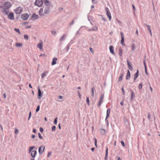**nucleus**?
I'll use <instances>...</instances> for the list:
<instances>
[{"instance_id": "1", "label": "nucleus", "mask_w": 160, "mask_h": 160, "mask_svg": "<svg viewBox=\"0 0 160 160\" xmlns=\"http://www.w3.org/2000/svg\"><path fill=\"white\" fill-rule=\"evenodd\" d=\"M34 4L35 5L38 7H41L42 5L43 1L42 0H36Z\"/></svg>"}, {"instance_id": "2", "label": "nucleus", "mask_w": 160, "mask_h": 160, "mask_svg": "<svg viewBox=\"0 0 160 160\" xmlns=\"http://www.w3.org/2000/svg\"><path fill=\"white\" fill-rule=\"evenodd\" d=\"M105 11L106 12L107 17L109 18V21H111V14L108 8L107 7L106 8Z\"/></svg>"}, {"instance_id": "3", "label": "nucleus", "mask_w": 160, "mask_h": 160, "mask_svg": "<svg viewBox=\"0 0 160 160\" xmlns=\"http://www.w3.org/2000/svg\"><path fill=\"white\" fill-rule=\"evenodd\" d=\"M22 8L20 7H19L15 10V13L18 14L21 13L22 12Z\"/></svg>"}, {"instance_id": "4", "label": "nucleus", "mask_w": 160, "mask_h": 160, "mask_svg": "<svg viewBox=\"0 0 160 160\" xmlns=\"http://www.w3.org/2000/svg\"><path fill=\"white\" fill-rule=\"evenodd\" d=\"M4 6L6 8L8 9L11 6V4L9 2H5L4 3Z\"/></svg>"}, {"instance_id": "5", "label": "nucleus", "mask_w": 160, "mask_h": 160, "mask_svg": "<svg viewBox=\"0 0 160 160\" xmlns=\"http://www.w3.org/2000/svg\"><path fill=\"white\" fill-rule=\"evenodd\" d=\"M120 34L121 37V44L122 46H124L125 44H124V35H123V33L122 32H121L120 33Z\"/></svg>"}, {"instance_id": "6", "label": "nucleus", "mask_w": 160, "mask_h": 160, "mask_svg": "<svg viewBox=\"0 0 160 160\" xmlns=\"http://www.w3.org/2000/svg\"><path fill=\"white\" fill-rule=\"evenodd\" d=\"M28 17L29 15L27 13H25L22 15L21 18L22 19L26 20L28 18Z\"/></svg>"}, {"instance_id": "7", "label": "nucleus", "mask_w": 160, "mask_h": 160, "mask_svg": "<svg viewBox=\"0 0 160 160\" xmlns=\"http://www.w3.org/2000/svg\"><path fill=\"white\" fill-rule=\"evenodd\" d=\"M45 149V147L44 146H41L39 148L38 151L40 154L43 153Z\"/></svg>"}, {"instance_id": "8", "label": "nucleus", "mask_w": 160, "mask_h": 160, "mask_svg": "<svg viewBox=\"0 0 160 160\" xmlns=\"http://www.w3.org/2000/svg\"><path fill=\"white\" fill-rule=\"evenodd\" d=\"M8 18L10 20H14V17L13 14L12 12L10 13L9 15H8Z\"/></svg>"}, {"instance_id": "9", "label": "nucleus", "mask_w": 160, "mask_h": 160, "mask_svg": "<svg viewBox=\"0 0 160 160\" xmlns=\"http://www.w3.org/2000/svg\"><path fill=\"white\" fill-rule=\"evenodd\" d=\"M43 46V42L42 41H41L39 42L37 45V47L41 50Z\"/></svg>"}, {"instance_id": "10", "label": "nucleus", "mask_w": 160, "mask_h": 160, "mask_svg": "<svg viewBox=\"0 0 160 160\" xmlns=\"http://www.w3.org/2000/svg\"><path fill=\"white\" fill-rule=\"evenodd\" d=\"M58 59L56 58H53L52 61V65H53L57 63V61Z\"/></svg>"}, {"instance_id": "11", "label": "nucleus", "mask_w": 160, "mask_h": 160, "mask_svg": "<svg viewBox=\"0 0 160 160\" xmlns=\"http://www.w3.org/2000/svg\"><path fill=\"white\" fill-rule=\"evenodd\" d=\"M49 12V9L48 7L45 8L44 10V13L45 14H48Z\"/></svg>"}, {"instance_id": "12", "label": "nucleus", "mask_w": 160, "mask_h": 160, "mask_svg": "<svg viewBox=\"0 0 160 160\" xmlns=\"http://www.w3.org/2000/svg\"><path fill=\"white\" fill-rule=\"evenodd\" d=\"M130 78V73L129 70H128L127 73L126 77V79L127 80L129 79Z\"/></svg>"}, {"instance_id": "13", "label": "nucleus", "mask_w": 160, "mask_h": 160, "mask_svg": "<svg viewBox=\"0 0 160 160\" xmlns=\"http://www.w3.org/2000/svg\"><path fill=\"white\" fill-rule=\"evenodd\" d=\"M109 49L110 52L112 53L113 54H114V51L113 49V47L112 46H110L109 47Z\"/></svg>"}, {"instance_id": "14", "label": "nucleus", "mask_w": 160, "mask_h": 160, "mask_svg": "<svg viewBox=\"0 0 160 160\" xmlns=\"http://www.w3.org/2000/svg\"><path fill=\"white\" fill-rule=\"evenodd\" d=\"M39 14L41 16H43L44 15V13L43 12V9L41 8L39 11Z\"/></svg>"}, {"instance_id": "15", "label": "nucleus", "mask_w": 160, "mask_h": 160, "mask_svg": "<svg viewBox=\"0 0 160 160\" xmlns=\"http://www.w3.org/2000/svg\"><path fill=\"white\" fill-rule=\"evenodd\" d=\"M38 98L39 99H40L41 97L42 96V95L41 94V92L39 88L38 89Z\"/></svg>"}, {"instance_id": "16", "label": "nucleus", "mask_w": 160, "mask_h": 160, "mask_svg": "<svg viewBox=\"0 0 160 160\" xmlns=\"http://www.w3.org/2000/svg\"><path fill=\"white\" fill-rule=\"evenodd\" d=\"M110 112V108H108L107 111V116H106V118H107L109 117V115Z\"/></svg>"}, {"instance_id": "17", "label": "nucleus", "mask_w": 160, "mask_h": 160, "mask_svg": "<svg viewBox=\"0 0 160 160\" xmlns=\"http://www.w3.org/2000/svg\"><path fill=\"white\" fill-rule=\"evenodd\" d=\"M36 153L37 152L36 151H32V152L31 155L32 157H34L36 156Z\"/></svg>"}, {"instance_id": "18", "label": "nucleus", "mask_w": 160, "mask_h": 160, "mask_svg": "<svg viewBox=\"0 0 160 160\" xmlns=\"http://www.w3.org/2000/svg\"><path fill=\"white\" fill-rule=\"evenodd\" d=\"M32 18L33 19H37L38 18V16L35 14H33L32 16Z\"/></svg>"}, {"instance_id": "19", "label": "nucleus", "mask_w": 160, "mask_h": 160, "mask_svg": "<svg viewBox=\"0 0 160 160\" xmlns=\"http://www.w3.org/2000/svg\"><path fill=\"white\" fill-rule=\"evenodd\" d=\"M138 70H137V72L134 75V81L138 77Z\"/></svg>"}, {"instance_id": "20", "label": "nucleus", "mask_w": 160, "mask_h": 160, "mask_svg": "<svg viewBox=\"0 0 160 160\" xmlns=\"http://www.w3.org/2000/svg\"><path fill=\"white\" fill-rule=\"evenodd\" d=\"M127 63L128 66V67L130 69V70H132V68L131 66L130 62L128 61V60H127Z\"/></svg>"}, {"instance_id": "21", "label": "nucleus", "mask_w": 160, "mask_h": 160, "mask_svg": "<svg viewBox=\"0 0 160 160\" xmlns=\"http://www.w3.org/2000/svg\"><path fill=\"white\" fill-rule=\"evenodd\" d=\"M48 73V72L46 71L44 72L43 73H42L41 75L42 78H44L45 77V76L46 75V74H47Z\"/></svg>"}, {"instance_id": "22", "label": "nucleus", "mask_w": 160, "mask_h": 160, "mask_svg": "<svg viewBox=\"0 0 160 160\" xmlns=\"http://www.w3.org/2000/svg\"><path fill=\"white\" fill-rule=\"evenodd\" d=\"M15 45L17 47H20L22 46V43H16Z\"/></svg>"}, {"instance_id": "23", "label": "nucleus", "mask_w": 160, "mask_h": 160, "mask_svg": "<svg viewBox=\"0 0 160 160\" xmlns=\"http://www.w3.org/2000/svg\"><path fill=\"white\" fill-rule=\"evenodd\" d=\"M104 94H102L100 96V99L99 101L102 102L103 98H104Z\"/></svg>"}, {"instance_id": "24", "label": "nucleus", "mask_w": 160, "mask_h": 160, "mask_svg": "<svg viewBox=\"0 0 160 160\" xmlns=\"http://www.w3.org/2000/svg\"><path fill=\"white\" fill-rule=\"evenodd\" d=\"M108 148L106 149V154L105 157V160H108Z\"/></svg>"}, {"instance_id": "25", "label": "nucleus", "mask_w": 160, "mask_h": 160, "mask_svg": "<svg viewBox=\"0 0 160 160\" xmlns=\"http://www.w3.org/2000/svg\"><path fill=\"white\" fill-rule=\"evenodd\" d=\"M35 148L34 146H31L29 148L28 151L29 152H31V151Z\"/></svg>"}, {"instance_id": "26", "label": "nucleus", "mask_w": 160, "mask_h": 160, "mask_svg": "<svg viewBox=\"0 0 160 160\" xmlns=\"http://www.w3.org/2000/svg\"><path fill=\"white\" fill-rule=\"evenodd\" d=\"M123 76V74H122L121 75V76L118 79L119 82H121L122 80V79Z\"/></svg>"}, {"instance_id": "27", "label": "nucleus", "mask_w": 160, "mask_h": 160, "mask_svg": "<svg viewBox=\"0 0 160 160\" xmlns=\"http://www.w3.org/2000/svg\"><path fill=\"white\" fill-rule=\"evenodd\" d=\"M131 47L132 51H134L135 49V45L134 44H133L132 45Z\"/></svg>"}, {"instance_id": "28", "label": "nucleus", "mask_w": 160, "mask_h": 160, "mask_svg": "<svg viewBox=\"0 0 160 160\" xmlns=\"http://www.w3.org/2000/svg\"><path fill=\"white\" fill-rule=\"evenodd\" d=\"M66 37V35H63L61 38L60 39V40L61 41H63L65 38Z\"/></svg>"}, {"instance_id": "29", "label": "nucleus", "mask_w": 160, "mask_h": 160, "mask_svg": "<svg viewBox=\"0 0 160 160\" xmlns=\"http://www.w3.org/2000/svg\"><path fill=\"white\" fill-rule=\"evenodd\" d=\"M100 132L102 134H104L106 132L105 130L103 129H100Z\"/></svg>"}, {"instance_id": "30", "label": "nucleus", "mask_w": 160, "mask_h": 160, "mask_svg": "<svg viewBox=\"0 0 160 160\" xmlns=\"http://www.w3.org/2000/svg\"><path fill=\"white\" fill-rule=\"evenodd\" d=\"M45 4L47 5H49V3L48 0H44Z\"/></svg>"}, {"instance_id": "31", "label": "nucleus", "mask_w": 160, "mask_h": 160, "mask_svg": "<svg viewBox=\"0 0 160 160\" xmlns=\"http://www.w3.org/2000/svg\"><path fill=\"white\" fill-rule=\"evenodd\" d=\"M122 54V50L121 48H120L119 50V54L120 56H121Z\"/></svg>"}, {"instance_id": "32", "label": "nucleus", "mask_w": 160, "mask_h": 160, "mask_svg": "<svg viewBox=\"0 0 160 160\" xmlns=\"http://www.w3.org/2000/svg\"><path fill=\"white\" fill-rule=\"evenodd\" d=\"M51 33L52 35L55 36L56 33V32L55 31H51Z\"/></svg>"}, {"instance_id": "33", "label": "nucleus", "mask_w": 160, "mask_h": 160, "mask_svg": "<svg viewBox=\"0 0 160 160\" xmlns=\"http://www.w3.org/2000/svg\"><path fill=\"white\" fill-rule=\"evenodd\" d=\"M24 38L27 40H28V36L27 35H25L24 36Z\"/></svg>"}, {"instance_id": "34", "label": "nucleus", "mask_w": 160, "mask_h": 160, "mask_svg": "<svg viewBox=\"0 0 160 160\" xmlns=\"http://www.w3.org/2000/svg\"><path fill=\"white\" fill-rule=\"evenodd\" d=\"M86 102L88 103V105H89V98L88 97H86Z\"/></svg>"}, {"instance_id": "35", "label": "nucleus", "mask_w": 160, "mask_h": 160, "mask_svg": "<svg viewBox=\"0 0 160 160\" xmlns=\"http://www.w3.org/2000/svg\"><path fill=\"white\" fill-rule=\"evenodd\" d=\"M94 88H92V96L93 97L94 96Z\"/></svg>"}, {"instance_id": "36", "label": "nucleus", "mask_w": 160, "mask_h": 160, "mask_svg": "<svg viewBox=\"0 0 160 160\" xmlns=\"http://www.w3.org/2000/svg\"><path fill=\"white\" fill-rule=\"evenodd\" d=\"M142 83H140L139 85L138 86V88L140 89H142Z\"/></svg>"}, {"instance_id": "37", "label": "nucleus", "mask_w": 160, "mask_h": 160, "mask_svg": "<svg viewBox=\"0 0 160 160\" xmlns=\"http://www.w3.org/2000/svg\"><path fill=\"white\" fill-rule=\"evenodd\" d=\"M38 137L40 139H42L43 138L40 133L38 134Z\"/></svg>"}, {"instance_id": "38", "label": "nucleus", "mask_w": 160, "mask_h": 160, "mask_svg": "<svg viewBox=\"0 0 160 160\" xmlns=\"http://www.w3.org/2000/svg\"><path fill=\"white\" fill-rule=\"evenodd\" d=\"M102 102V101H99L98 104V106L99 107Z\"/></svg>"}, {"instance_id": "39", "label": "nucleus", "mask_w": 160, "mask_h": 160, "mask_svg": "<svg viewBox=\"0 0 160 160\" xmlns=\"http://www.w3.org/2000/svg\"><path fill=\"white\" fill-rule=\"evenodd\" d=\"M57 118H56L55 119V120H54V124H57Z\"/></svg>"}, {"instance_id": "40", "label": "nucleus", "mask_w": 160, "mask_h": 160, "mask_svg": "<svg viewBox=\"0 0 160 160\" xmlns=\"http://www.w3.org/2000/svg\"><path fill=\"white\" fill-rule=\"evenodd\" d=\"M56 129V127L54 126H53L52 127V131H55Z\"/></svg>"}, {"instance_id": "41", "label": "nucleus", "mask_w": 160, "mask_h": 160, "mask_svg": "<svg viewBox=\"0 0 160 160\" xmlns=\"http://www.w3.org/2000/svg\"><path fill=\"white\" fill-rule=\"evenodd\" d=\"M39 109H40V106H38L36 109V112H38L39 111Z\"/></svg>"}, {"instance_id": "42", "label": "nucleus", "mask_w": 160, "mask_h": 160, "mask_svg": "<svg viewBox=\"0 0 160 160\" xmlns=\"http://www.w3.org/2000/svg\"><path fill=\"white\" fill-rule=\"evenodd\" d=\"M121 144L122 145L123 147H125V146L124 142L123 141H121Z\"/></svg>"}, {"instance_id": "43", "label": "nucleus", "mask_w": 160, "mask_h": 160, "mask_svg": "<svg viewBox=\"0 0 160 160\" xmlns=\"http://www.w3.org/2000/svg\"><path fill=\"white\" fill-rule=\"evenodd\" d=\"M46 55L45 54H41L39 56V57H46Z\"/></svg>"}, {"instance_id": "44", "label": "nucleus", "mask_w": 160, "mask_h": 160, "mask_svg": "<svg viewBox=\"0 0 160 160\" xmlns=\"http://www.w3.org/2000/svg\"><path fill=\"white\" fill-rule=\"evenodd\" d=\"M15 30L17 32H18L19 34H20V32L18 29L15 28Z\"/></svg>"}, {"instance_id": "45", "label": "nucleus", "mask_w": 160, "mask_h": 160, "mask_svg": "<svg viewBox=\"0 0 160 160\" xmlns=\"http://www.w3.org/2000/svg\"><path fill=\"white\" fill-rule=\"evenodd\" d=\"M31 112H29V117H28V120H29L31 117Z\"/></svg>"}, {"instance_id": "46", "label": "nucleus", "mask_w": 160, "mask_h": 160, "mask_svg": "<svg viewBox=\"0 0 160 160\" xmlns=\"http://www.w3.org/2000/svg\"><path fill=\"white\" fill-rule=\"evenodd\" d=\"M133 96H134V93L133 92H132V94H131V99H133Z\"/></svg>"}, {"instance_id": "47", "label": "nucleus", "mask_w": 160, "mask_h": 160, "mask_svg": "<svg viewBox=\"0 0 160 160\" xmlns=\"http://www.w3.org/2000/svg\"><path fill=\"white\" fill-rule=\"evenodd\" d=\"M122 92L123 93V95H124L125 94V91H124V89L123 87L122 88Z\"/></svg>"}, {"instance_id": "48", "label": "nucleus", "mask_w": 160, "mask_h": 160, "mask_svg": "<svg viewBox=\"0 0 160 160\" xmlns=\"http://www.w3.org/2000/svg\"><path fill=\"white\" fill-rule=\"evenodd\" d=\"M146 26L147 27L148 29L149 30V29H151L150 28V26L148 25H146Z\"/></svg>"}, {"instance_id": "49", "label": "nucleus", "mask_w": 160, "mask_h": 160, "mask_svg": "<svg viewBox=\"0 0 160 160\" xmlns=\"http://www.w3.org/2000/svg\"><path fill=\"white\" fill-rule=\"evenodd\" d=\"M143 63H144V64L145 68H147L146 65V62H145V60H144V61H143Z\"/></svg>"}, {"instance_id": "50", "label": "nucleus", "mask_w": 160, "mask_h": 160, "mask_svg": "<svg viewBox=\"0 0 160 160\" xmlns=\"http://www.w3.org/2000/svg\"><path fill=\"white\" fill-rule=\"evenodd\" d=\"M15 132L16 134H18V129H15Z\"/></svg>"}, {"instance_id": "51", "label": "nucleus", "mask_w": 160, "mask_h": 160, "mask_svg": "<svg viewBox=\"0 0 160 160\" xmlns=\"http://www.w3.org/2000/svg\"><path fill=\"white\" fill-rule=\"evenodd\" d=\"M148 118L149 119H150L151 118V116L149 113H148Z\"/></svg>"}, {"instance_id": "52", "label": "nucleus", "mask_w": 160, "mask_h": 160, "mask_svg": "<svg viewBox=\"0 0 160 160\" xmlns=\"http://www.w3.org/2000/svg\"><path fill=\"white\" fill-rule=\"evenodd\" d=\"M78 96H79V98L80 99H81V95L80 94V93L79 92V91H78Z\"/></svg>"}, {"instance_id": "53", "label": "nucleus", "mask_w": 160, "mask_h": 160, "mask_svg": "<svg viewBox=\"0 0 160 160\" xmlns=\"http://www.w3.org/2000/svg\"><path fill=\"white\" fill-rule=\"evenodd\" d=\"M51 154V152H49L48 153V157H49V156Z\"/></svg>"}, {"instance_id": "54", "label": "nucleus", "mask_w": 160, "mask_h": 160, "mask_svg": "<svg viewBox=\"0 0 160 160\" xmlns=\"http://www.w3.org/2000/svg\"><path fill=\"white\" fill-rule=\"evenodd\" d=\"M95 144L96 146L97 147V139H95Z\"/></svg>"}, {"instance_id": "55", "label": "nucleus", "mask_w": 160, "mask_h": 160, "mask_svg": "<svg viewBox=\"0 0 160 160\" xmlns=\"http://www.w3.org/2000/svg\"><path fill=\"white\" fill-rule=\"evenodd\" d=\"M40 131L41 132H42L43 131V129L42 128H40Z\"/></svg>"}, {"instance_id": "56", "label": "nucleus", "mask_w": 160, "mask_h": 160, "mask_svg": "<svg viewBox=\"0 0 160 160\" xmlns=\"http://www.w3.org/2000/svg\"><path fill=\"white\" fill-rule=\"evenodd\" d=\"M145 68V73H146V74L148 75V72H147V68Z\"/></svg>"}, {"instance_id": "57", "label": "nucleus", "mask_w": 160, "mask_h": 160, "mask_svg": "<svg viewBox=\"0 0 160 160\" xmlns=\"http://www.w3.org/2000/svg\"><path fill=\"white\" fill-rule=\"evenodd\" d=\"M98 29V28L97 27H96L94 28V29H93V30H97Z\"/></svg>"}, {"instance_id": "58", "label": "nucleus", "mask_w": 160, "mask_h": 160, "mask_svg": "<svg viewBox=\"0 0 160 160\" xmlns=\"http://www.w3.org/2000/svg\"><path fill=\"white\" fill-rule=\"evenodd\" d=\"M90 51L92 52V53H93V50L92 48H90Z\"/></svg>"}, {"instance_id": "59", "label": "nucleus", "mask_w": 160, "mask_h": 160, "mask_svg": "<svg viewBox=\"0 0 160 160\" xmlns=\"http://www.w3.org/2000/svg\"><path fill=\"white\" fill-rule=\"evenodd\" d=\"M3 96L4 98H6V94L5 93H4Z\"/></svg>"}, {"instance_id": "60", "label": "nucleus", "mask_w": 160, "mask_h": 160, "mask_svg": "<svg viewBox=\"0 0 160 160\" xmlns=\"http://www.w3.org/2000/svg\"><path fill=\"white\" fill-rule=\"evenodd\" d=\"M33 132L34 133H35L36 132V129L34 128L33 129Z\"/></svg>"}, {"instance_id": "61", "label": "nucleus", "mask_w": 160, "mask_h": 160, "mask_svg": "<svg viewBox=\"0 0 160 160\" xmlns=\"http://www.w3.org/2000/svg\"><path fill=\"white\" fill-rule=\"evenodd\" d=\"M149 31V32L150 33V34L151 35V36H152V32H151V29H149V30H148Z\"/></svg>"}, {"instance_id": "62", "label": "nucleus", "mask_w": 160, "mask_h": 160, "mask_svg": "<svg viewBox=\"0 0 160 160\" xmlns=\"http://www.w3.org/2000/svg\"><path fill=\"white\" fill-rule=\"evenodd\" d=\"M150 89L151 92H152V89L151 86L150 87Z\"/></svg>"}, {"instance_id": "63", "label": "nucleus", "mask_w": 160, "mask_h": 160, "mask_svg": "<svg viewBox=\"0 0 160 160\" xmlns=\"http://www.w3.org/2000/svg\"><path fill=\"white\" fill-rule=\"evenodd\" d=\"M59 99H62V96H59Z\"/></svg>"}, {"instance_id": "64", "label": "nucleus", "mask_w": 160, "mask_h": 160, "mask_svg": "<svg viewBox=\"0 0 160 160\" xmlns=\"http://www.w3.org/2000/svg\"><path fill=\"white\" fill-rule=\"evenodd\" d=\"M32 138H34L35 137V136L34 135H32Z\"/></svg>"}]
</instances>
